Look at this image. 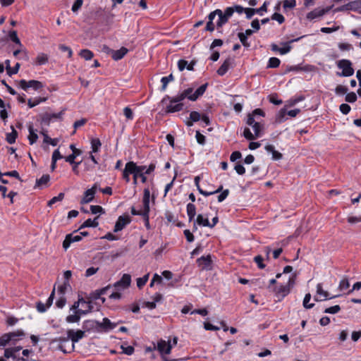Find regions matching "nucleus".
Listing matches in <instances>:
<instances>
[{"instance_id":"a19ab883","label":"nucleus","mask_w":361,"mask_h":361,"mask_svg":"<svg viewBox=\"0 0 361 361\" xmlns=\"http://www.w3.org/2000/svg\"><path fill=\"white\" fill-rule=\"evenodd\" d=\"M11 334H4L0 337V347L6 346L9 342H11Z\"/></svg>"},{"instance_id":"bb28decb","label":"nucleus","mask_w":361,"mask_h":361,"mask_svg":"<svg viewBox=\"0 0 361 361\" xmlns=\"http://www.w3.org/2000/svg\"><path fill=\"white\" fill-rule=\"evenodd\" d=\"M208 86V83H204L199 87L196 91L193 93L192 98H190V101H196L200 97L204 94Z\"/></svg>"},{"instance_id":"c85d7f7f","label":"nucleus","mask_w":361,"mask_h":361,"mask_svg":"<svg viewBox=\"0 0 361 361\" xmlns=\"http://www.w3.org/2000/svg\"><path fill=\"white\" fill-rule=\"evenodd\" d=\"M350 11L358 12L361 14V0H355L348 3Z\"/></svg>"},{"instance_id":"37998d69","label":"nucleus","mask_w":361,"mask_h":361,"mask_svg":"<svg viewBox=\"0 0 361 361\" xmlns=\"http://www.w3.org/2000/svg\"><path fill=\"white\" fill-rule=\"evenodd\" d=\"M79 54L87 61L92 59L94 56L93 52L89 49H82Z\"/></svg>"},{"instance_id":"3c124183","label":"nucleus","mask_w":361,"mask_h":361,"mask_svg":"<svg viewBox=\"0 0 361 361\" xmlns=\"http://www.w3.org/2000/svg\"><path fill=\"white\" fill-rule=\"evenodd\" d=\"M92 309H93V306L91 304V302L88 301V309L87 310H84L82 309H78L76 311H75V313L76 314L79 315L80 318H81L82 315H85V314H88L89 312H90L92 311Z\"/></svg>"},{"instance_id":"1a4fd4ad","label":"nucleus","mask_w":361,"mask_h":361,"mask_svg":"<svg viewBox=\"0 0 361 361\" xmlns=\"http://www.w3.org/2000/svg\"><path fill=\"white\" fill-rule=\"evenodd\" d=\"M332 7L333 6H327L326 8H316L307 13V18L309 20H314L320 18L329 13Z\"/></svg>"},{"instance_id":"69168bd1","label":"nucleus","mask_w":361,"mask_h":361,"mask_svg":"<svg viewBox=\"0 0 361 361\" xmlns=\"http://www.w3.org/2000/svg\"><path fill=\"white\" fill-rule=\"evenodd\" d=\"M243 136L248 140H253L257 137L255 135H253L250 128H245L243 131Z\"/></svg>"},{"instance_id":"412c9836","label":"nucleus","mask_w":361,"mask_h":361,"mask_svg":"<svg viewBox=\"0 0 361 361\" xmlns=\"http://www.w3.org/2000/svg\"><path fill=\"white\" fill-rule=\"evenodd\" d=\"M264 149H266V151L268 152V153H271V155H272V159L274 160V161H279L280 159H281L283 158V154L276 151L275 149V147L274 145H267L264 147Z\"/></svg>"},{"instance_id":"c756f323","label":"nucleus","mask_w":361,"mask_h":361,"mask_svg":"<svg viewBox=\"0 0 361 361\" xmlns=\"http://www.w3.org/2000/svg\"><path fill=\"white\" fill-rule=\"evenodd\" d=\"M133 172H134V171L131 166L130 162V161L127 162L126 164L125 168L123 171V178L126 182H129L130 181L129 176H130V174H131V173H133Z\"/></svg>"},{"instance_id":"a211bd4d","label":"nucleus","mask_w":361,"mask_h":361,"mask_svg":"<svg viewBox=\"0 0 361 361\" xmlns=\"http://www.w3.org/2000/svg\"><path fill=\"white\" fill-rule=\"evenodd\" d=\"M233 63V59L231 58L226 59L224 63L221 64V66L217 70L218 75L223 76L224 75L228 69L232 67Z\"/></svg>"},{"instance_id":"338daca9","label":"nucleus","mask_w":361,"mask_h":361,"mask_svg":"<svg viewBox=\"0 0 361 361\" xmlns=\"http://www.w3.org/2000/svg\"><path fill=\"white\" fill-rule=\"evenodd\" d=\"M271 19L276 20L279 24H282L285 21L283 16L279 13H274L271 16Z\"/></svg>"},{"instance_id":"ea45409f","label":"nucleus","mask_w":361,"mask_h":361,"mask_svg":"<svg viewBox=\"0 0 361 361\" xmlns=\"http://www.w3.org/2000/svg\"><path fill=\"white\" fill-rule=\"evenodd\" d=\"M280 63H281V61L279 59H278L276 57H271L269 59L267 68H275L279 67Z\"/></svg>"},{"instance_id":"4c0bfd02","label":"nucleus","mask_w":361,"mask_h":361,"mask_svg":"<svg viewBox=\"0 0 361 361\" xmlns=\"http://www.w3.org/2000/svg\"><path fill=\"white\" fill-rule=\"evenodd\" d=\"M8 37L12 42H13L16 44L19 45L20 47L22 46L20 40L18 38L17 32L16 30H10L8 32Z\"/></svg>"},{"instance_id":"9b49d317","label":"nucleus","mask_w":361,"mask_h":361,"mask_svg":"<svg viewBox=\"0 0 361 361\" xmlns=\"http://www.w3.org/2000/svg\"><path fill=\"white\" fill-rule=\"evenodd\" d=\"M76 232L77 231H75L73 233L67 234L66 235V238L63 242V248L65 250H67L72 243L79 242L82 240V237L80 234L75 235Z\"/></svg>"},{"instance_id":"7ed1b4c3","label":"nucleus","mask_w":361,"mask_h":361,"mask_svg":"<svg viewBox=\"0 0 361 361\" xmlns=\"http://www.w3.org/2000/svg\"><path fill=\"white\" fill-rule=\"evenodd\" d=\"M172 344L171 343V341H166L165 340L160 339L157 342V349L160 353L162 360L164 361H178V359H169L166 357V355H169L172 349Z\"/></svg>"},{"instance_id":"680f3d73","label":"nucleus","mask_w":361,"mask_h":361,"mask_svg":"<svg viewBox=\"0 0 361 361\" xmlns=\"http://www.w3.org/2000/svg\"><path fill=\"white\" fill-rule=\"evenodd\" d=\"M264 259L261 255H257L254 257V262L257 264V267L262 269H264L266 265L263 263Z\"/></svg>"},{"instance_id":"bf43d9fd","label":"nucleus","mask_w":361,"mask_h":361,"mask_svg":"<svg viewBox=\"0 0 361 361\" xmlns=\"http://www.w3.org/2000/svg\"><path fill=\"white\" fill-rule=\"evenodd\" d=\"M357 97L356 94L353 92L348 93L345 95V101L349 103H353L357 101Z\"/></svg>"},{"instance_id":"0eeeda50","label":"nucleus","mask_w":361,"mask_h":361,"mask_svg":"<svg viewBox=\"0 0 361 361\" xmlns=\"http://www.w3.org/2000/svg\"><path fill=\"white\" fill-rule=\"evenodd\" d=\"M82 329L85 332L100 333L99 322L94 319H86L82 322Z\"/></svg>"},{"instance_id":"f3484780","label":"nucleus","mask_w":361,"mask_h":361,"mask_svg":"<svg viewBox=\"0 0 361 361\" xmlns=\"http://www.w3.org/2000/svg\"><path fill=\"white\" fill-rule=\"evenodd\" d=\"M97 190V187L96 185H93L91 188L87 190L85 192L84 197L81 200L80 203H89L91 202Z\"/></svg>"},{"instance_id":"ddd939ff","label":"nucleus","mask_w":361,"mask_h":361,"mask_svg":"<svg viewBox=\"0 0 361 361\" xmlns=\"http://www.w3.org/2000/svg\"><path fill=\"white\" fill-rule=\"evenodd\" d=\"M116 323L111 322L109 319L104 317L102 322H99L100 333H107L116 328Z\"/></svg>"},{"instance_id":"e2e57ef3","label":"nucleus","mask_w":361,"mask_h":361,"mask_svg":"<svg viewBox=\"0 0 361 361\" xmlns=\"http://www.w3.org/2000/svg\"><path fill=\"white\" fill-rule=\"evenodd\" d=\"M283 8L286 10L287 8H293L296 6L295 0H284L283 2Z\"/></svg>"},{"instance_id":"f704fd0d","label":"nucleus","mask_w":361,"mask_h":361,"mask_svg":"<svg viewBox=\"0 0 361 361\" xmlns=\"http://www.w3.org/2000/svg\"><path fill=\"white\" fill-rule=\"evenodd\" d=\"M50 180L49 175L44 174L40 178L36 180L35 187L42 188L46 185Z\"/></svg>"},{"instance_id":"aec40b11","label":"nucleus","mask_w":361,"mask_h":361,"mask_svg":"<svg viewBox=\"0 0 361 361\" xmlns=\"http://www.w3.org/2000/svg\"><path fill=\"white\" fill-rule=\"evenodd\" d=\"M305 37H306V35H302V36L299 37L298 38L293 39L290 40L289 42H286L283 43L284 47H281V48H279V54H281V55H284V54H288V52H290V51L291 50V48H292L291 46H290V44L295 42H298L302 38H303Z\"/></svg>"},{"instance_id":"13d9d810","label":"nucleus","mask_w":361,"mask_h":361,"mask_svg":"<svg viewBox=\"0 0 361 361\" xmlns=\"http://www.w3.org/2000/svg\"><path fill=\"white\" fill-rule=\"evenodd\" d=\"M90 211L92 214H104L105 211L104 209L100 206V205H94L91 204L90 206Z\"/></svg>"},{"instance_id":"7c9ffc66","label":"nucleus","mask_w":361,"mask_h":361,"mask_svg":"<svg viewBox=\"0 0 361 361\" xmlns=\"http://www.w3.org/2000/svg\"><path fill=\"white\" fill-rule=\"evenodd\" d=\"M201 114L195 111H192L190 114V121H188L186 122V125L188 126H192L193 125V123L197 122L201 119Z\"/></svg>"},{"instance_id":"603ef678","label":"nucleus","mask_w":361,"mask_h":361,"mask_svg":"<svg viewBox=\"0 0 361 361\" xmlns=\"http://www.w3.org/2000/svg\"><path fill=\"white\" fill-rule=\"evenodd\" d=\"M269 4V2L265 1L261 7L259 8H254L255 13L259 14V16H263L264 13L267 11V6Z\"/></svg>"},{"instance_id":"c03bdc74","label":"nucleus","mask_w":361,"mask_h":361,"mask_svg":"<svg viewBox=\"0 0 361 361\" xmlns=\"http://www.w3.org/2000/svg\"><path fill=\"white\" fill-rule=\"evenodd\" d=\"M149 274H147L144 275L142 277L138 278L137 279V286L139 289H141L143 288V286L146 284L149 279Z\"/></svg>"},{"instance_id":"5701e85b","label":"nucleus","mask_w":361,"mask_h":361,"mask_svg":"<svg viewBox=\"0 0 361 361\" xmlns=\"http://www.w3.org/2000/svg\"><path fill=\"white\" fill-rule=\"evenodd\" d=\"M8 334H11V341L16 343L18 341L23 339L26 334L23 329H17L16 331L8 332Z\"/></svg>"},{"instance_id":"6e6552de","label":"nucleus","mask_w":361,"mask_h":361,"mask_svg":"<svg viewBox=\"0 0 361 361\" xmlns=\"http://www.w3.org/2000/svg\"><path fill=\"white\" fill-rule=\"evenodd\" d=\"M131 222V218L128 214L119 216L116 221L114 232L117 233L122 231L127 225Z\"/></svg>"},{"instance_id":"393cba45","label":"nucleus","mask_w":361,"mask_h":361,"mask_svg":"<svg viewBox=\"0 0 361 361\" xmlns=\"http://www.w3.org/2000/svg\"><path fill=\"white\" fill-rule=\"evenodd\" d=\"M87 299L89 300L88 301H90L91 302L92 301L97 300H100L102 304L106 302V298L102 296L98 289L90 293L89 295L87 296Z\"/></svg>"},{"instance_id":"f03ea898","label":"nucleus","mask_w":361,"mask_h":361,"mask_svg":"<svg viewBox=\"0 0 361 361\" xmlns=\"http://www.w3.org/2000/svg\"><path fill=\"white\" fill-rule=\"evenodd\" d=\"M338 68L341 69V72H337L336 75L340 77H350L352 76L354 73V68H353L352 62L348 59H341L336 62Z\"/></svg>"},{"instance_id":"72a5a7b5","label":"nucleus","mask_w":361,"mask_h":361,"mask_svg":"<svg viewBox=\"0 0 361 361\" xmlns=\"http://www.w3.org/2000/svg\"><path fill=\"white\" fill-rule=\"evenodd\" d=\"M91 148L92 153L98 152L102 146V142L99 138H92L91 139Z\"/></svg>"},{"instance_id":"a18cd8bd","label":"nucleus","mask_w":361,"mask_h":361,"mask_svg":"<svg viewBox=\"0 0 361 361\" xmlns=\"http://www.w3.org/2000/svg\"><path fill=\"white\" fill-rule=\"evenodd\" d=\"M39 117H40V121H41L42 124H44L47 126H49V124L51 121V117L49 116V113L42 114L39 115Z\"/></svg>"},{"instance_id":"473e14b6","label":"nucleus","mask_w":361,"mask_h":361,"mask_svg":"<svg viewBox=\"0 0 361 361\" xmlns=\"http://www.w3.org/2000/svg\"><path fill=\"white\" fill-rule=\"evenodd\" d=\"M174 80V77L172 73H171L168 76L162 77L161 79V82L162 83L161 91L164 92L166 90L167 85L170 82Z\"/></svg>"},{"instance_id":"2eb2a0df","label":"nucleus","mask_w":361,"mask_h":361,"mask_svg":"<svg viewBox=\"0 0 361 361\" xmlns=\"http://www.w3.org/2000/svg\"><path fill=\"white\" fill-rule=\"evenodd\" d=\"M317 295L324 297V298H318L314 296V300L317 302L326 300H331V299H333V298H335L339 296V295L330 296L329 293L327 291L323 290L322 283H318L317 285Z\"/></svg>"},{"instance_id":"c9c22d12","label":"nucleus","mask_w":361,"mask_h":361,"mask_svg":"<svg viewBox=\"0 0 361 361\" xmlns=\"http://www.w3.org/2000/svg\"><path fill=\"white\" fill-rule=\"evenodd\" d=\"M121 349L122 350L121 353L126 354L127 355H131L135 352V348L132 345H127V343H123L121 345Z\"/></svg>"},{"instance_id":"49530a36","label":"nucleus","mask_w":361,"mask_h":361,"mask_svg":"<svg viewBox=\"0 0 361 361\" xmlns=\"http://www.w3.org/2000/svg\"><path fill=\"white\" fill-rule=\"evenodd\" d=\"M45 101L46 98L42 97L35 98L33 101L31 99H29L27 101V105L30 108H32Z\"/></svg>"},{"instance_id":"052dcab7","label":"nucleus","mask_w":361,"mask_h":361,"mask_svg":"<svg viewBox=\"0 0 361 361\" xmlns=\"http://www.w3.org/2000/svg\"><path fill=\"white\" fill-rule=\"evenodd\" d=\"M80 316L76 314L75 313L74 314H71L66 317V321L68 323H78L80 321Z\"/></svg>"},{"instance_id":"8fccbe9b","label":"nucleus","mask_w":361,"mask_h":361,"mask_svg":"<svg viewBox=\"0 0 361 361\" xmlns=\"http://www.w3.org/2000/svg\"><path fill=\"white\" fill-rule=\"evenodd\" d=\"M310 300H311V294L309 293L305 294L304 300H303V306L305 309H311L314 306V303H309Z\"/></svg>"},{"instance_id":"39448f33","label":"nucleus","mask_w":361,"mask_h":361,"mask_svg":"<svg viewBox=\"0 0 361 361\" xmlns=\"http://www.w3.org/2000/svg\"><path fill=\"white\" fill-rule=\"evenodd\" d=\"M131 276L128 274H124L120 280L111 284L115 290L123 291L130 286Z\"/></svg>"},{"instance_id":"0e129e2a","label":"nucleus","mask_w":361,"mask_h":361,"mask_svg":"<svg viewBox=\"0 0 361 361\" xmlns=\"http://www.w3.org/2000/svg\"><path fill=\"white\" fill-rule=\"evenodd\" d=\"M349 287H350V283H349V281H348V279H346V278L343 279L340 281L338 288H339L341 290H347Z\"/></svg>"},{"instance_id":"774afa93","label":"nucleus","mask_w":361,"mask_h":361,"mask_svg":"<svg viewBox=\"0 0 361 361\" xmlns=\"http://www.w3.org/2000/svg\"><path fill=\"white\" fill-rule=\"evenodd\" d=\"M234 169L236 171V173L239 175H243L245 173V169L243 166L242 164L240 162L237 163L235 166Z\"/></svg>"},{"instance_id":"dca6fc26","label":"nucleus","mask_w":361,"mask_h":361,"mask_svg":"<svg viewBox=\"0 0 361 361\" xmlns=\"http://www.w3.org/2000/svg\"><path fill=\"white\" fill-rule=\"evenodd\" d=\"M193 89L192 87H188L184 90L183 92L178 93L176 95V98L173 99L174 102H183L185 98H188L190 100V98H192L193 96Z\"/></svg>"},{"instance_id":"4468645a","label":"nucleus","mask_w":361,"mask_h":361,"mask_svg":"<svg viewBox=\"0 0 361 361\" xmlns=\"http://www.w3.org/2000/svg\"><path fill=\"white\" fill-rule=\"evenodd\" d=\"M196 262L199 267L202 265V269L211 270L212 268V259L210 255L202 256Z\"/></svg>"},{"instance_id":"5fc2aeb1","label":"nucleus","mask_w":361,"mask_h":361,"mask_svg":"<svg viewBox=\"0 0 361 361\" xmlns=\"http://www.w3.org/2000/svg\"><path fill=\"white\" fill-rule=\"evenodd\" d=\"M238 37L243 47L245 48H249L250 47V43L247 41V37L245 36L243 32H239L238 34Z\"/></svg>"},{"instance_id":"20e7f679","label":"nucleus","mask_w":361,"mask_h":361,"mask_svg":"<svg viewBox=\"0 0 361 361\" xmlns=\"http://www.w3.org/2000/svg\"><path fill=\"white\" fill-rule=\"evenodd\" d=\"M149 204H143V207L139 209H135V207H131V214L135 216H141L145 222V226L147 230L151 228L149 224Z\"/></svg>"},{"instance_id":"09e8293b","label":"nucleus","mask_w":361,"mask_h":361,"mask_svg":"<svg viewBox=\"0 0 361 361\" xmlns=\"http://www.w3.org/2000/svg\"><path fill=\"white\" fill-rule=\"evenodd\" d=\"M197 223L199 225H202L203 226L209 227L210 222L209 221L207 218H204L202 214H199L197 217Z\"/></svg>"},{"instance_id":"a878e982","label":"nucleus","mask_w":361,"mask_h":361,"mask_svg":"<svg viewBox=\"0 0 361 361\" xmlns=\"http://www.w3.org/2000/svg\"><path fill=\"white\" fill-rule=\"evenodd\" d=\"M28 131H29V135H28V140L30 145H33L35 143L38 139V135L37 134V130H35L32 125L30 124L28 126Z\"/></svg>"},{"instance_id":"4be33fe9","label":"nucleus","mask_w":361,"mask_h":361,"mask_svg":"<svg viewBox=\"0 0 361 361\" xmlns=\"http://www.w3.org/2000/svg\"><path fill=\"white\" fill-rule=\"evenodd\" d=\"M128 52V49L124 47H121L120 49L114 50L111 54V58L114 61H119L122 59Z\"/></svg>"},{"instance_id":"4d7b16f0","label":"nucleus","mask_w":361,"mask_h":361,"mask_svg":"<svg viewBox=\"0 0 361 361\" xmlns=\"http://www.w3.org/2000/svg\"><path fill=\"white\" fill-rule=\"evenodd\" d=\"M82 4L83 0H75L72 6L71 11L75 13H78Z\"/></svg>"},{"instance_id":"423d86ee","label":"nucleus","mask_w":361,"mask_h":361,"mask_svg":"<svg viewBox=\"0 0 361 361\" xmlns=\"http://www.w3.org/2000/svg\"><path fill=\"white\" fill-rule=\"evenodd\" d=\"M18 87L25 91H27L28 88H32L34 90H39L44 87L42 82L35 80L27 81L24 79L20 80L18 82Z\"/></svg>"},{"instance_id":"864d4df0","label":"nucleus","mask_w":361,"mask_h":361,"mask_svg":"<svg viewBox=\"0 0 361 361\" xmlns=\"http://www.w3.org/2000/svg\"><path fill=\"white\" fill-rule=\"evenodd\" d=\"M341 310V307L338 305H336L324 310V312L326 314H336Z\"/></svg>"},{"instance_id":"cd10ccee","label":"nucleus","mask_w":361,"mask_h":361,"mask_svg":"<svg viewBox=\"0 0 361 361\" xmlns=\"http://www.w3.org/2000/svg\"><path fill=\"white\" fill-rule=\"evenodd\" d=\"M208 86V83H204L199 87L196 91L193 93L192 98H190V101H196L200 97L204 94Z\"/></svg>"},{"instance_id":"de8ad7c7","label":"nucleus","mask_w":361,"mask_h":361,"mask_svg":"<svg viewBox=\"0 0 361 361\" xmlns=\"http://www.w3.org/2000/svg\"><path fill=\"white\" fill-rule=\"evenodd\" d=\"M131 164V166L133 169L134 172L140 173H145V171L147 169V166L141 165L137 166L135 162L130 161Z\"/></svg>"},{"instance_id":"79ce46f5","label":"nucleus","mask_w":361,"mask_h":361,"mask_svg":"<svg viewBox=\"0 0 361 361\" xmlns=\"http://www.w3.org/2000/svg\"><path fill=\"white\" fill-rule=\"evenodd\" d=\"M252 127V128L254 130L255 136L257 137H260L261 136V132L262 131V130L264 128L263 124H262L259 122H257V123H255L254 125Z\"/></svg>"},{"instance_id":"9d476101","label":"nucleus","mask_w":361,"mask_h":361,"mask_svg":"<svg viewBox=\"0 0 361 361\" xmlns=\"http://www.w3.org/2000/svg\"><path fill=\"white\" fill-rule=\"evenodd\" d=\"M300 112V110L299 109H295L287 111L285 108H283L276 115V121L278 123H282L285 121L286 115H288L290 117H295Z\"/></svg>"},{"instance_id":"f257e3e1","label":"nucleus","mask_w":361,"mask_h":361,"mask_svg":"<svg viewBox=\"0 0 361 361\" xmlns=\"http://www.w3.org/2000/svg\"><path fill=\"white\" fill-rule=\"evenodd\" d=\"M175 98H176V95L174 97L165 95L161 99V102L165 106V112L166 114L179 112L183 109L184 104L182 102H174L173 99Z\"/></svg>"},{"instance_id":"2f4dec72","label":"nucleus","mask_w":361,"mask_h":361,"mask_svg":"<svg viewBox=\"0 0 361 361\" xmlns=\"http://www.w3.org/2000/svg\"><path fill=\"white\" fill-rule=\"evenodd\" d=\"M11 133H6V140L9 144H13L16 142V140L18 137V132L16 130L14 127L13 126H11Z\"/></svg>"},{"instance_id":"6ab92c4d","label":"nucleus","mask_w":361,"mask_h":361,"mask_svg":"<svg viewBox=\"0 0 361 361\" xmlns=\"http://www.w3.org/2000/svg\"><path fill=\"white\" fill-rule=\"evenodd\" d=\"M273 291L277 296H281L283 298L290 293V288L287 285H281L278 287H274Z\"/></svg>"},{"instance_id":"e433bc0d","label":"nucleus","mask_w":361,"mask_h":361,"mask_svg":"<svg viewBox=\"0 0 361 361\" xmlns=\"http://www.w3.org/2000/svg\"><path fill=\"white\" fill-rule=\"evenodd\" d=\"M187 213L189 221H191L196 214L195 204H187Z\"/></svg>"},{"instance_id":"6e6d98bb","label":"nucleus","mask_w":361,"mask_h":361,"mask_svg":"<svg viewBox=\"0 0 361 361\" xmlns=\"http://www.w3.org/2000/svg\"><path fill=\"white\" fill-rule=\"evenodd\" d=\"M68 287L71 288L69 281H63V284L58 286L59 293L64 295Z\"/></svg>"},{"instance_id":"f8f14e48","label":"nucleus","mask_w":361,"mask_h":361,"mask_svg":"<svg viewBox=\"0 0 361 361\" xmlns=\"http://www.w3.org/2000/svg\"><path fill=\"white\" fill-rule=\"evenodd\" d=\"M67 335L72 341V345H75V343H78L85 336V332L84 330L78 329L77 331H74L73 329H68L67 331Z\"/></svg>"},{"instance_id":"b1692460","label":"nucleus","mask_w":361,"mask_h":361,"mask_svg":"<svg viewBox=\"0 0 361 361\" xmlns=\"http://www.w3.org/2000/svg\"><path fill=\"white\" fill-rule=\"evenodd\" d=\"M98 219H99V216H96L94 219H87L80 226L78 230H81L84 228H87V227H92V228L97 227L99 226Z\"/></svg>"},{"instance_id":"58836bf2","label":"nucleus","mask_w":361,"mask_h":361,"mask_svg":"<svg viewBox=\"0 0 361 361\" xmlns=\"http://www.w3.org/2000/svg\"><path fill=\"white\" fill-rule=\"evenodd\" d=\"M48 62V56L45 54H39L36 58V64L42 66L46 64Z\"/></svg>"}]
</instances>
